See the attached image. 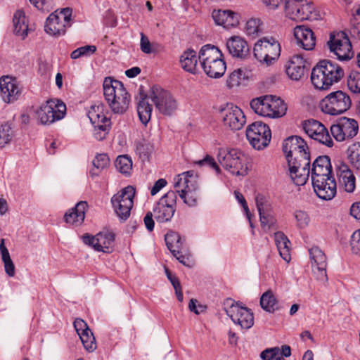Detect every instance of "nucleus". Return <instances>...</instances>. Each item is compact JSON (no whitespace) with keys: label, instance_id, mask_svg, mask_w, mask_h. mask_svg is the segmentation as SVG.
Returning <instances> with one entry per match:
<instances>
[{"label":"nucleus","instance_id":"f257e3e1","mask_svg":"<svg viewBox=\"0 0 360 360\" xmlns=\"http://www.w3.org/2000/svg\"><path fill=\"white\" fill-rule=\"evenodd\" d=\"M343 76L344 71L336 62L323 60L312 69L311 82L316 89L324 90L340 82Z\"/></svg>","mask_w":360,"mask_h":360},{"label":"nucleus","instance_id":"f03ea898","mask_svg":"<svg viewBox=\"0 0 360 360\" xmlns=\"http://www.w3.org/2000/svg\"><path fill=\"white\" fill-rule=\"evenodd\" d=\"M103 95L109 108L115 114L124 113L130 103V96L123 84L106 77L103 82Z\"/></svg>","mask_w":360,"mask_h":360},{"label":"nucleus","instance_id":"7ed1b4c3","mask_svg":"<svg viewBox=\"0 0 360 360\" xmlns=\"http://www.w3.org/2000/svg\"><path fill=\"white\" fill-rule=\"evenodd\" d=\"M221 56V51L215 46L206 44L200 49L198 59L207 76L219 78L224 74L226 66Z\"/></svg>","mask_w":360,"mask_h":360},{"label":"nucleus","instance_id":"20e7f679","mask_svg":"<svg viewBox=\"0 0 360 360\" xmlns=\"http://www.w3.org/2000/svg\"><path fill=\"white\" fill-rule=\"evenodd\" d=\"M250 107L255 113L263 117L278 118L286 113L287 106L280 98L266 95L250 101Z\"/></svg>","mask_w":360,"mask_h":360},{"label":"nucleus","instance_id":"39448f33","mask_svg":"<svg viewBox=\"0 0 360 360\" xmlns=\"http://www.w3.org/2000/svg\"><path fill=\"white\" fill-rule=\"evenodd\" d=\"M217 158L220 165L233 175L244 176L248 174V158L241 151L221 148Z\"/></svg>","mask_w":360,"mask_h":360},{"label":"nucleus","instance_id":"423d86ee","mask_svg":"<svg viewBox=\"0 0 360 360\" xmlns=\"http://www.w3.org/2000/svg\"><path fill=\"white\" fill-rule=\"evenodd\" d=\"M253 53L259 63L270 65L280 56L281 45L275 38L264 37L255 44Z\"/></svg>","mask_w":360,"mask_h":360},{"label":"nucleus","instance_id":"0eeeda50","mask_svg":"<svg viewBox=\"0 0 360 360\" xmlns=\"http://www.w3.org/2000/svg\"><path fill=\"white\" fill-rule=\"evenodd\" d=\"M320 105L324 113L338 115L347 112L351 108L352 99L347 92L338 90L325 96Z\"/></svg>","mask_w":360,"mask_h":360},{"label":"nucleus","instance_id":"6e6552de","mask_svg":"<svg viewBox=\"0 0 360 360\" xmlns=\"http://www.w3.org/2000/svg\"><path fill=\"white\" fill-rule=\"evenodd\" d=\"M223 307L227 316L241 328L249 329L254 325V316L251 309L242 306L240 303L231 298H226L223 302Z\"/></svg>","mask_w":360,"mask_h":360},{"label":"nucleus","instance_id":"1a4fd4ad","mask_svg":"<svg viewBox=\"0 0 360 360\" xmlns=\"http://www.w3.org/2000/svg\"><path fill=\"white\" fill-rule=\"evenodd\" d=\"M135 188L131 186L124 188L111 198L112 207L120 220H127L134 205Z\"/></svg>","mask_w":360,"mask_h":360},{"label":"nucleus","instance_id":"9d476101","mask_svg":"<svg viewBox=\"0 0 360 360\" xmlns=\"http://www.w3.org/2000/svg\"><path fill=\"white\" fill-rule=\"evenodd\" d=\"M72 9L65 8L52 13L47 18L45 31L50 35L59 37L65 34L67 27L71 25Z\"/></svg>","mask_w":360,"mask_h":360},{"label":"nucleus","instance_id":"9b49d317","mask_svg":"<svg viewBox=\"0 0 360 360\" xmlns=\"http://www.w3.org/2000/svg\"><path fill=\"white\" fill-rule=\"evenodd\" d=\"M177 196L176 192L169 191L162 196L155 205L153 212L158 223L170 221L176 212Z\"/></svg>","mask_w":360,"mask_h":360},{"label":"nucleus","instance_id":"f8f14e48","mask_svg":"<svg viewBox=\"0 0 360 360\" xmlns=\"http://www.w3.org/2000/svg\"><path fill=\"white\" fill-rule=\"evenodd\" d=\"M104 105L101 103L91 107L88 117L94 125V136L98 141H103L106 138L110 129V120L104 114Z\"/></svg>","mask_w":360,"mask_h":360},{"label":"nucleus","instance_id":"ddd939ff","mask_svg":"<svg viewBox=\"0 0 360 360\" xmlns=\"http://www.w3.org/2000/svg\"><path fill=\"white\" fill-rule=\"evenodd\" d=\"M246 137L254 148L262 150L269 145L271 133L267 124L257 121L247 127Z\"/></svg>","mask_w":360,"mask_h":360},{"label":"nucleus","instance_id":"4468645a","mask_svg":"<svg viewBox=\"0 0 360 360\" xmlns=\"http://www.w3.org/2000/svg\"><path fill=\"white\" fill-rule=\"evenodd\" d=\"M66 105L59 100L51 99L37 111V117L42 124H51L64 117Z\"/></svg>","mask_w":360,"mask_h":360},{"label":"nucleus","instance_id":"2eb2a0df","mask_svg":"<svg viewBox=\"0 0 360 360\" xmlns=\"http://www.w3.org/2000/svg\"><path fill=\"white\" fill-rule=\"evenodd\" d=\"M331 135L338 142L348 141L359 132V124L352 118L342 117L330 128Z\"/></svg>","mask_w":360,"mask_h":360},{"label":"nucleus","instance_id":"dca6fc26","mask_svg":"<svg viewBox=\"0 0 360 360\" xmlns=\"http://www.w3.org/2000/svg\"><path fill=\"white\" fill-rule=\"evenodd\" d=\"M176 193L189 207H195L198 203L199 185L197 181H189L184 175H177L174 179Z\"/></svg>","mask_w":360,"mask_h":360},{"label":"nucleus","instance_id":"f3484780","mask_svg":"<svg viewBox=\"0 0 360 360\" xmlns=\"http://www.w3.org/2000/svg\"><path fill=\"white\" fill-rule=\"evenodd\" d=\"M328 45L330 51L334 53L340 60H349L354 56L352 44L345 32L330 34Z\"/></svg>","mask_w":360,"mask_h":360},{"label":"nucleus","instance_id":"a211bd4d","mask_svg":"<svg viewBox=\"0 0 360 360\" xmlns=\"http://www.w3.org/2000/svg\"><path fill=\"white\" fill-rule=\"evenodd\" d=\"M150 98L163 115H171L177 108L176 101L171 94L158 86L150 89Z\"/></svg>","mask_w":360,"mask_h":360},{"label":"nucleus","instance_id":"6ab92c4d","mask_svg":"<svg viewBox=\"0 0 360 360\" xmlns=\"http://www.w3.org/2000/svg\"><path fill=\"white\" fill-rule=\"evenodd\" d=\"M82 240L85 244L92 247L96 251L110 253L114 248L115 234L108 230H103L95 236L85 234Z\"/></svg>","mask_w":360,"mask_h":360},{"label":"nucleus","instance_id":"aec40b11","mask_svg":"<svg viewBox=\"0 0 360 360\" xmlns=\"http://www.w3.org/2000/svg\"><path fill=\"white\" fill-rule=\"evenodd\" d=\"M219 111L224 125L231 130L241 129L246 122L243 110L231 103L226 104Z\"/></svg>","mask_w":360,"mask_h":360},{"label":"nucleus","instance_id":"412c9836","mask_svg":"<svg viewBox=\"0 0 360 360\" xmlns=\"http://www.w3.org/2000/svg\"><path fill=\"white\" fill-rule=\"evenodd\" d=\"M285 9L287 16L295 21L309 20L314 6L307 0H287Z\"/></svg>","mask_w":360,"mask_h":360},{"label":"nucleus","instance_id":"4be33fe9","mask_svg":"<svg viewBox=\"0 0 360 360\" xmlns=\"http://www.w3.org/2000/svg\"><path fill=\"white\" fill-rule=\"evenodd\" d=\"M303 129L311 139L328 146H333V141L326 127L315 120H309L303 122Z\"/></svg>","mask_w":360,"mask_h":360},{"label":"nucleus","instance_id":"5701e85b","mask_svg":"<svg viewBox=\"0 0 360 360\" xmlns=\"http://www.w3.org/2000/svg\"><path fill=\"white\" fill-rule=\"evenodd\" d=\"M282 147L286 160L302 158V155L306 156L309 153L307 143L298 136H291L285 139Z\"/></svg>","mask_w":360,"mask_h":360},{"label":"nucleus","instance_id":"b1692460","mask_svg":"<svg viewBox=\"0 0 360 360\" xmlns=\"http://www.w3.org/2000/svg\"><path fill=\"white\" fill-rule=\"evenodd\" d=\"M311 181L317 185L322 183L323 178L332 177V167L328 156H319L313 162L310 169Z\"/></svg>","mask_w":360,"mask_h":360},{"label":"nucleus","instance_id":"393cba45","mask_svg":"<svg viewBox=\"0 0 360 360\" xmlns=\"http://www.w3.org/2000/svg\"><path fill=\"white\" fill-rule=\"evenodd\" d=\"M0 90L2 99L8 103L16 101L21 93L18 82L10 76H4L0 79Z\"/></svg>","mask_w":360,"mask_h":360},{"label":"nucleus","instance_id":"a878e982","mask_svg":"<svg viewBox=\"0 0 360 360\" xmlns=\"http://www.w3.org/2000/svg\"><path fill=\"white\" fill-rule=\"evenodd\" d=\"M212 17L216 25L227 29L237 27L240 22V14L231 10H214Z\"/></svg>","mask_w":360,"mask_h":360},{"label":"nucleus","instance_id":"bb28decb","mask_svg":"<svg viewBox=\"0 0 360 360\" xmlns=\"http://www.w3.org/2000/svg\"><path fill=\"white\" fill-rule=\"evenodd\" d=\"M314 191L317 196L323 200H329L333 198L336 194L337 185L333 176L323 178L322 183L317 185L314 181H311Z\"/></svg>","mask_w":360,"mask_h":360},{"label":"nucleus","instance_id":"cd10ccee","mask_svg":"<svg viewBox=\"0 0 360 360\" xmlns=\"http://www.w3.org/2000/svg\"><path fill=\"white\" fill-rule=\"evenodd\" d=\"M294 36L297 44L304 50H312L316 45V38L311 29L299 25L294 29Z\"/></svg>","mask_w":360,"mask_h":360},{"label":"nucleus","instance_id":"c85d7f7f","mask_svg":"<svg viewBox=\"0 0 360 360\" xmlns=\"http://www.w3.org/2000/svg\"><path fill=\"white\" fill-rule=\"evenodd\" d=\"M226 49L233 56L238 58H245L248 56L250 48L247 41L240 36H233L226 41Z\"/></svg>","mask_w":360,"mask_h":360},{"label":"nucleus","instance_id":"c756f323","mask_svg":"<svg viewBox=\"0 0 360 360\" xmlns=\"http://www.w3.org/2000/svg\"><path fill=\"white\" fill-rule=\"evenodd\" d=\"M305 63L301 55L293 56L285 65L286 74L292 80H300L304 75Z\"/></svg>","mask_w":360,"mask_h":360},{"label":"nucleus","instance_id":"7c9ffc66","mask_svg":"<svg viewBox=\"0 0 360 360\" xmlns=\"http://www.w3.org/2000/svg\"><path fill=\"white\" fill-rule=\"evenodd\" d=\"M87 207V203L85 201L77 202L74 207L65 212L64 215L65 221L75 226L81 225L84 220Z\"/></svg>","mask_w":360,"mask_h":360},{"label":"nucleus","instance_id":"2f4dec72","mask_svg":"<svg viewBox=\"0 0 360 360\" xmlns=\"http://www.w3.org/2000/svg\"><path fill=\"white\" fill-rule=\"evenodd\" d=\"M338 180L345 191L352 193L355 188V176L347 165H343L338 172Z\"/></svg>","mask_w":360,"mask_h":360},{"label":"nucleus","instance_id":"473e14b6","mask_svg":"<svg viewBox=\"0 0 360 360\" xmlns=\"http://www.w3.org/2000/svg\"><path fill=\"white\" fill-rule=\"evenodd\" d=\"M166 245L173 256H177L180 254L184 248V239L175 231H170L165 236Z\"/></svg>","mask_w":360,"mask_h":360},{"label":"nucleus","instance_id":"72a5a7b5","mask_svg":"<svg viewBox=\"0 0 360 360\" xmlns=\"http://www.w3.org/2000/svg\"><path fill=\"white\" fill-rule=\"evenodd\" d=\"M274 240L280 256L285 262H288L290 260V241L288 237L281 231H278L274 233Z\"/></svg>","mask_w":360,"mask_h":360},{"label":"nucleus","instance_id":"f704fd0d","mask_svg":"<svg viewBox=\"0 0 360 360\" xmlns=\"http://www.w3.org/2000/svg\"><path fill=\"white\" fill-rule=\"evenodd\" d=\"M13 21L15 34L25 39L27 36L29 30L27 20L25 13L21 10H18L14 13Z\"/></svg>","mask_w":360,"mask_h":360},{"label":"nucleus","instance_id":"c9c22d12","mask_svg":"<svg viewBox=\"0 0 360 360\" xmlns=\"http://www.w3.org/2000/svg\"><path fill=\"white\" fill-rule=\"evenodd\" d=\"M134 146L136 154L143 162L148 160L154 151L153 144L145 139L135 141Z\"/></svg>","mask_w":360,"mask_h":360},{"label":"nucleus","instance_id":"e433bc0d","mask_svg":"<svg viewBox=\"0 0 360 360\" xmlns=\"http://www.w3.org/2000/svg\"><path fill=\"white\" fill-rule=\"evenodd\" d=\"M311 268L316 270H326V257L323 252L318 247H312L309 250Z\"/></svg>","mask_w":360,"mask_h":360},{"label":"nucleus","instance_id":"4c0bfd02","mask_svg":"<svg viewBox=\"0 0 360 360\" xmlns=\"http://www.w3.org/2000/svg\"><path fill=\"white\" fill-rule=\"evenodd\" d=\"M181 68L186 71L195 73L198 64V58L195 51L188 49L184 51L180 57Z\"/></svg>","mask_w":360,"mask_h":360},{"label":"nucleus","instance_id":"58836bf2","mask_svg":"<svg viewBox=\"0 0 360 360\" xmlns=\"http://www.w3.org/2000/svg\"><path fill=\"white\" fill-rule=\"evenodd\" d=\"M293 164L292 162L290 164L289 175L295 185L303 186L308 180L310 169L302 167L300 168V170H299Z\"/></svg>","mask_w":360,"mask_h":360},{"label":"nucleus","instance_id":"ea45409f","mask_svg":"<svg viewBox=\"0 0 360 360\" xmlns=\"http://www.w3.org/2000/svg\"><path fill=\"white\" fill-rule=\"evenodd\" d=\"M260 306L264 310L270 313L278 309V301L271 290H267L262 295Z\"/></svg>","mask_w":360,"mask_h":360},{"label":"nucleus","instance_id":"a19ab883","mask_svg":"<svg viewBox=\"0 0 360 360\" xmlns=\"http://www.w3.org/2000/svg\"><path fill=\"white\" fill-rule=\"evenodd\" d=\"M137 112L140 121L146 125L151 118L152 108L146 96L141 97L137 105Z\"/></svg>","mask_w":360,"mask_h":360},{"label":"nucleus","instance_id":"79ce46f5","mask_svg":"<svg viewBox=\"0 0 360 360\" xmlns=\"http://www.w3.org/2000/svg\"><path fill=\"white\" fill-rule=\"evenodd\" d=\"M109 163L110 160L106 154H98L93 160V168L89 171L90 176L92 178L98 176Z\"/></svg>","mask_w":360,"mask_h":360},{"label":"nucleus","instance_id":"37998d69","mask_svg":"<svg viewBox=\"0 0 360 360\" xmlns=\"http://www.w3.org/2000/svg\"><path fill=\"white\" fill-rule=\"evenodd\" d=\"M256 204L259 214L261 225L264 231H269L271 227L274 225L276 220L271 214L264 212L262 202L260 201L258 196L256 198Z\"/></svg>","mask_w":360,"mask_h":360},{"label":"nucleus","instance_id":"c03bdc74","mask_svg":"<svg viewBox=\"0 0 360 360\" xmlns=\"http://www.w3.org/2000/svg\"><path fill=\"white\" fill-rule=\"evenodd\" d=\"M347 155L351 165L360 171V142H355L349 146Z\"/></svg>","mask_w":360,"mask_h":360},{"label":"nucleus","instance_id":"a18cd8bd","mask_svg":"<svg viewBox=\"0 0 360 360\" xmlns=\"http://www.w3.org/2000/svg\"><path fill=\"white\" fill-rule=\"evenodd\" d=\"M115 167L122 174L127 176L131 174L132 160L126 155H120L115 160Z\"/></svg>","mask_w":360,"mask_h":360},{"label":"nucleus","instance_id":"49530a36","mask_svg":"<svg viewBox=\"0 0 360 360\" xmlns=\"http://www.w3.org/2000/svg\"><path fill=\"white\" fill-rule=\"evenodd\" d=\"M14 136L11 124L6 122L0 127V148L10 143Z\"/></svg>","mask_w":360,"mask_h":360},{"label":"nucleus","instance_id":"de8ad7c7","mask_svg":"<svg viewBox=\"0 0 360 360\" xmlns=\"http://www.w3.org/2000/svg\"><path fill=\"white\" fill-rule=\"evenodd\" d=\"M262 22L259 18H251L247 21L245 32L248 36L255 37L262 32Z\"/></svg>","mask_w":360,"mask_h":360},{"label":"nucleus","instance_id":"09e8293b","mask_svg":"<svg viewBox=\"0 0 360 360\" xmlns=\"http://www.w3.org/2000/svg\"><path fill=\"white\" fill-rule=\"evenodd\" d=\"M248 76L243 70L237 69L232 72L227 80V85L229 88L238 86L240 84L241 82L247 78Z\"/></svg>","mask_w":360,"mask_h":360},{"label":"nucleus","instance_id":"8fccbe9b","mask_svg":"<svg viewBox=\"0 0 360 360\" xmlns=\"http://www.w3.org/2000/svg\"><path fill=\"white\" fill-rule=\"evenodd\" d=\"M96 51V46L94 45H86L81 46L74 50L71 54L72 59H77L81 57H89L93 55Z\"/></svg>","mask_w":360,"mask_h":360},{"label":"nucleus","instance_id":"3c124183","mask_svg":"<svg viewBox=\"0 0 360 360\" xmlns=\"http://www.w3.org/2000/svg\"><path fill=\"white\" fill-rule=\"evenodd\" d=\"M347 86L351 91L360 94V72H350L347 79Z\"/></svg>","mask_w":360,"mask_h":360},{"label":"nucleus","instance_id":"603ef678","mask_svg":"<svg viewBox=\"0 0 360 360\" xmlns=\"http://www.w3.org/2000/svg\"><path fill=\"white\" fill-rule=\"evenodd\" d=\"M0 252L4 263L5 270H14V264L10 257L8 250L5 246V240L4 238L1 239Z\"/></svg>","mask_w":360,"mask_h":360},{"label":"nucleus","instance_id":"864d4df0","mask_svg":"<svg viewBox=\"0 0 360 360\" xmlns=\"http://www.w3.org/2000/svg\"><path fill=\"white\" fill-rule=\"evenodd\" d=\"M80 340L86 351L92 352L96 349V340L91 330L83 335V336L80 338Z\"/></svg>","mask_w":360,"mask_h":360},{"label":"nucleus","instance_id":"5fc2aeb1","mask_svg":"<svg viewBox=\"0 0 360 360\" xmlns=\"http://www.w3.org/2000/svg\"><path fill=\"white\" fill-rule=\"evenodd\" d=\"M288 169L290 170V164L292 162L294 165L297 167L299 170L300 168L304 167L306 169H310V154H307L306 156L302 155V158H290L289 160H287Z\"/></svg>","mask_w":360,"mask_h":360},{"label":"nucleus","instance_id":"6e6d98bb","mask_svg":"<svg viewBox=\"0 0 360 360\" xmlns=\"http://www.w3.org/2000/svg\"><path fill=\"white\" fill-rule=\"evenodd\" d=\"M194 163L200 167L208 166L214 169L217 174H219L221 172V169L215 162L214 159L209 155H207L202 160L195 161Z\"/></svg>","mask_w":360,"mask_h":360},{"label":"nucleus","instance_id":"4d7b16f0","mask_svg":"<svg viewBox=\"0 0 360 360\" xmlns=\"http://www.w3.org/2000/svg\"><path fill=\"white\" fill-rule=\"evenodd\" d=\"M295 218L300 229L306 228L310 221V218L306 212L302 210L295 211L294 213Z\"/></svg>","mask_w":360,"mask_h":360},{"label":"nucleus","instance_id":"13d9d810","mask_svg":"<svg viewBox=\"0 0 360 360\" xmlns=\"http://www.w3.org/2000/svg\"><path fill=\"white\" fill-rule=\"evenodd\" d=\"M350 247L353 254L360 256V229L355 231L351 236Z\"/></svg>","mask_w":360,"mask_h":360},{"label":"nucleus","instance_id":"bf43d9fd","mask_svg":"<svg viewBox=\"0 0 360 360\" xmlns=\"http://www.w3.org/2000/svg\"><path fill=\"white\" fill-rule=\"evenodd\" d=\"M279 349L278 347H273L266 349L260 354V357L262 360H271L276 359V356L278 354Z\"/></svg>","mask_w":360,"mask_h":360},{"label":"nucleus","instance_id":"052dcab7","mask_svg":"<svg viewBox=\"0 0 360 360\" xmlns=\"http://www.w3.org/2000/svg\"><path fill=\"white\" fill-rule=\"evenodd\" d=\"M352 23L354 25L352 29L353 34H357V37L360 39V7L356 11Z\"/></svg>","mask_w":360,"mask_h":360},{"label":"nucleus","instance_id":"680f3d73","mask_svg":"<svg viewBox=\"0 0 360 360\" xmlns=\"http://www.w3.org/2000/svg\"><path fill=\"white\" fill-rule=\"evenodd\" d=\"M140 47L141 50L145 53H152L150 42L143 33H141Z\"/></svg>","mask_w":360,"mask_h":360},{"label":"nucleus","instance_id":"e2e57ef3","mask_svg":"<svg viewBox=\"0 0 360 360\" xmlns=\"http://www.w3.org/2000/svg\"><path fill=\"white\" fill-rule=\"evenodd\" d=\"M153 212H148L143 218L145 226L148 231H152L154 229L155 221L153 219Z\"/></svg>","mask_w":360,"mask_h":360},{"label":"nucleus","instance_id":"0e129e2a","mask_svg":"<svg viewBox=\"0 0 360 360\" xmlns=\"http://www.w3.org/2000/svg\"><path fill=\"white\" fill-rule=\"evenodd\" d=\"M30 2L37 9L41 11H49L51 4L46 0H29Z\"/></svg>","mask_w":360,"mask_h":360},{"label":"nucleus","instance_id":"69168bd1","mask_svg":"<svg viewBox=\"0 0 360 360\" xmlns=\"http://www.w3.org/2000/svg\"><path fill=\"white\" fill-rule=\"evenodd\" d=\"M166 274V276L168 278V280L172 283L173 288H174L175 291H177L178 288H181L180 281L179 278L176 276L175 274L172 273V271H165Z\"/></svg>","mask_w":360,"mask_h":360},{"label":"nucleus","instance_id":"338daca9","mask_svg":"<svg viewBox=\"0 0 360 360\" xmlns=\"http://www.w3.org/2000/svg\"><path fill=\"white\" fill-rule=\"evenodd\" d=\"M167 185V181L165 179H160L156 181L151 188L150 194L156 195L162 188Z\"/></svg>","mask_w":360,"mask_h":360},{"label":"nucleus","instance_id":"774afa93","mask_svg":"<svg viewBox=\"0 0 360 360\" xmlns=\"http://www.w3.org/2000/svg\"><path fill=\"white\" fill-rule=\"evenodd\" d=\"M350 214L360 221V202L354 203L350 208Z\"/></svg>","mask_w":360,"mask_h":360}]
</instances>
